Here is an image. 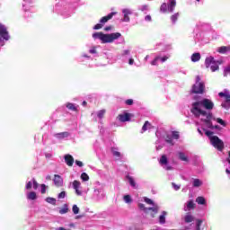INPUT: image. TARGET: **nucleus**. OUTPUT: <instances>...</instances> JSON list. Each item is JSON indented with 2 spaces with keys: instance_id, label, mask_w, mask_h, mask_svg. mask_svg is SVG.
<instances>
[{
  "instance_id": "f257e3e1",
  "label": "nucleus",
  "mask_w": 230,
  "mask_h": 230,
  "mask_svg": "<svg viewBox=\"0 0 230 230\" xmlns=\"http://www.w3.org/2000/svg\"><path fill=\"white\" fill-rule=\"evenodd\" d=\"M200 107H204L206 111L200 109ZM215 108V103L212 102L209 99H203L201 101H198L192 103V108L190 109V112L195 116V118H200V116H206L208 114H213L211 111Z\"/></svg>"
},
{
  "instance_id": "f03ea898",
  "label": "nucleus",
  "mask_w": 230,
  "mask_h": 230,
  "mask_svg": "<svg viewBox=\"0 0 230 230\" xmlns=\"http://www.w3.org/2000/svg\"><path fill=\"white\" fill-rule=\"evenodd\" d=\"M121 37V33L113 32L111 34H103V32H95L93 34V39L102 40V44H111L114 42V40H118Z\"/></svg>"
},
{
  "instance_id": "7ed1b4c3",
  "label": "nucleus",
  "mask_w": 230,
  "mask_h": 230,
  "mask_svg": "<svg viewBox=\"0 0 230 230\" xmlns=\"http://www.w3.org/2000/svg\"><path fill=\"white\" fill-rule=\"evenodd\" d=\"M206 89V85L204 82L200 81V76H196V83L192 85L191 93L193 94H204V91Z\"/></svg>"
},
{
  "instance_id": "20e7f679",
  "label": "nucleus",
  "mask_w": 230,
  "mask_h": 230,
  "mask_svg": "<svg viewBox=\"0 0 230 230\" xmlns=\"http://www.w3.org/2000/svg\"><path fill=\"white\" fill-rule=\"evenodd\" d=\"M210 143L219 152H222L225 148L224 141L217 136L210 137Z\"/></svg>"
},
{
  "instance_id": "39448f33",
  "label": "nucleus",
  "mask_w": 230,
  "mask_h": 230,
  "mask_svg": "<svg viewBox=\"0 0 230 230\" xmlns=\"http://www.w3.org/2000/svg\"><path fill=\"white\" fill-rule=\"evenodd\" d=\"M138 208L141 211H144V213H148V211H153V213H155L152 215L153 218H154V217H155V215H157V212L159 211V207L146 208L145 204H143V203H138Z\"/></svg>"
},
{
  "instance_id": "423d86ee",
  "label": "nucleus",
  "mask_w": 230,
  "mask_h": 230,
  "mask_svg": "<svg viewBox=\"0 0 230 230\" xmlns=\"http://www.w3.org/2000/svg\"><path fill=\"white\" fill-rule=\"evenodd\" d=\"M201 116L206 117V119H204V123L207 125L208 128H215V126H213V122H211V119H213V113H208L207 115Z\"/></svg>"
},
{
  "instance_id": "0eeeda50",
  "label": "nucleus",
  "mask_w": 230,
  "mask_h": 230,
  "mask_svg": "<svg viewBox=\"0 0 230 230\" xmlns=\"http://www.w3.org/2000/svg\"><path fill=\"white\" fill-rule=\"evenodd\" d=\"M53 181L57 188H61V186H64V179H62V176L58 174H55Z\"/></svg>"
},
{
  "instance_id": "6e6552de",
  "label": "nucleus",
  "mask_w": 230,
  "mask_h": 230,
  "mask_svg": "<svg viewBox=\"0 0 230 230\" xmlns=\"http://www.w3.org/2000/svg\"><path fill=\"white\" fill-rule=\"evenodd\" d=\"M0 37L4 38V40H8L10 39V36L8 35V31L6 30V27L4 25L0 24Z\"/></svg>"
},
{
  "instance_id": "1a4fd4ad",
  "label": "nucleus",
  "mask_w": 230,
  "mask_h": 230,
  "mask_svg": "<svg viewBox=\"0 0 230 230\" xmlns=\"http://www.w3.org/2000/svg\"><path fill=\"white\" fill-rule=\"evenodd\" d=\"M130 118H132V114L127 112L118 116V119L119 121H121V123H125V121H130Z\"/></svg>"
},
{
  "instance_id": "9d476101",
  "label": "nucleus",
  "mask_w": 230,
  "mask_h": 230,
  "mask_svg": "<svg viewBox=\"0 0 230 230\" xmlns=\"http://www.w3.org/2000/svg\"><path fill=\"white\" fill-rule=\"evenodd\" d=\"M65 163L67 166H73V164H75V158H73L71 155H65Z\"/></svg>"
},
{
  "instance_id": "9b49d317",
  "label": "nucleus",
  "mask_w": 230,
  "mask_h": 230,
  "mask_svg": "<svg viewBox=\"0 0 230 230\" xmlns=\"http://www.w3.org/2000/svg\"><path fill=\"white\" fill-rule=\"evenodd\" d=\"M80 185H81V183L79 181L75 180L73 181V188H74V190H75V193L78 196L82 195V190H79Z\"/></svg>"
},
{
  "instance_id": "f8f14e48",
  "label": "nucleus",
  "mask_w": 230,
  "mask_h": 230,
  "mask_svg": "<svg viewBox=\"0 0 230 230\" xmlns=\"http://www.w3.org/2000/svg\"><path fill=\"white\" fill-rule=\"evenodd\" d=\"M114 15H116V13H111L107 16H103L102 18H101L100 22L102 24H105V22L111 21V19H112Z\"/></svg>"
},
{
  "instance_id": "ddd939ff",
  "label": "nucleus",
  "mask_w": 230,
  "mask_h": 230,
  "mask_svg": "<svg viewBox=\"0 0 230 230\" xmlns=\"http://www.w3.org/2000/svg\"><path fill=\"white\" fill-rule=\"evenodd\" d=\"M175 6H177V1L176 0H169L167 8L171 13H173V10H175Z\"/></svg>"
},
{
  "instance_id": "4468645a",
  "label": "nucleus",
  "mask_w": 230,
  "mask_h": 230,
  "mask_svg": "<svg viewBox=\"0 0 230 230\" xmlns=\"http://www.w3.org/2000/svg\"><path fill=\"white\" fill-rule=\"evenodd\" d=\"M216 62L217 61H215V58L210 56L208 58H206V59H205V66H206V67H209V66H211Z\"/></svg>"
},
{
  "instance_id": "2eb2a0df",
  "label": "nucleus",
  "mask_w": 230,
  "mask_h": 230,
  "mask_svg": "<svg viewBox=\"0 0 230 230\" xmlns=\"http://www.w3.org/2000/svg\"><path fill=\"white\" fill-rule=\"evenodd\" d=\"M221 107H223V109H226V111H228V109H230V95H226V99L221 104Z\"/></svg>"
},
{
  "instance_id": "dca6fc26",
  "label": "nucleus",
  "mask_w": 230,
  "mask_h": 230,
  "mask_svg": "<svg viewBox=\"0 0 230 230\" xmlns=\"http://www.w3.org/2000/svg\"><path fill=\"white\" fill-rule=\"evenodd\" d=\"M166 215H168L166 211L162 212V215L159 217L160 224H166Z\"/></svg>"
},
{
  "instance_id": "f3484780",
  "label": "nucleus",
  "mask_w": 230,
  "mask_h": 230,
  "mask_svg": "<svg viewBox=\"0 0 230 230\" xmlns=\"http://www.w3.org/2000/svg\"><path fill=\"white\" fill-rule=\"evenodd\" d=\"M126 179H128L130 186H132V188H137V185L136 184V181H134V178H132V176L130 175H127Z\"/></svg>"
},
{
  "instance_id": "a211bd4d",
  "label": "nucleus",
  "mask_w": 230,
  "mask_h": 230,
  "mask_svg": "<svg viewBox=\"0 0 230 230\" xmlns=\"http://www.w3.org/2000/svg\"><path fill=\"white\" fill-rule=\"evenodd\" d=\"M160 12H162V13H168L169 10H168V4L167 3H163L161 4Z\"/></svg>"
},
{
  "instance_id": "6ab92c4d",
  "label": "nucleus",
  "mask_w": 230,
  "mask_h": 230,
  "mask_svg": "<svg viewBox=\"0 0 230 230\" xmlns=\"http://www.w3.org/2000/svg\"><path fill=\"white\" fill-rule=\"evenodd\" d=\"M186 224H190V222H193L195 220V217L191 214H187L184 217Z\"/></svg>"
},
{
  "instance_id": "aec40b11",
  "label": "nucleus",
  "mask_w": 230,
  "mask_h": 230,
  "mask_svg": "<svg viewBox=\"0 0 230 230\" xmlns=\"http://www.w3.org/2000/svg\"><path fill=\"white\" fill-rule=\"evenodd\" d=\"M27 199L29 200H36L37 199V193L35 191H31L27 194Z\"/></svg>"
},
{
  "instance_id": "412c9836",
  "label": "nucleus",
  "mask_w": 230,
  "mask_h": 230,
  "mask_svg": "<svg viewBox=\"0 0 230 230\" xmlns=\"http://www.w3.org/2000/svg\"><path fill=\"white\" fill-rule=\"evenodd\" d=\"M218 53H227V51H230V46H222L217 49Z\"/></svg>"
},
{
  "instance_id": "4be33fe9",
  "label": "nucleus",
  "mask_w": 230,
  "mask_h": 230,
  "mask_svg": "<svg viewBox=\"0 0 230 230\" xmlns=\"http://www.w3.org/2000/svg\"><path fill=\"white\" fill-rule=\"evenodd\" d=\"M200 60V53L197 52L191 55V62H199Z\"/></svg>"
},
{
  "instance_id": "5701e85b",
  "label": "nucleus",
  "mask_w": 230,
  "mask_h": 230,
  "mask_svg": "<svg viewBox=\"0 0 230 230\" xmlns=\"http://www.w3.org/2000/svg\"><path fill=\"white\" fill-rule=\"evenodd\" d=\"M197 204H199V206H204L206 204V199L202 196H199L196 199Z\"/></svg>"
},
{
  "instance_id": "b1692460",
  "label": "nucleus",
  "mask_w": 230,
  "mask_h": 230,
  "mask_svg": "<svg viewBox=\"0 0 230 230\" xmlns=\"http://www.w3.org/2000/svg\"><path fill=\"white\" fill-rule=\"evenodd\" d=\"M179 155V160L180 161H184L185 163H188V156H186V154H184L183 152H180L178 153Z\"/></svg>"
},
{
  "instance_id": "393cba45",
  "label": "nucleus",
  "mask_w": 230,
  "mask_h": 230,
  "mask_svg": "<svg viewBox=\"0 0 230 230\" xmlns=\"http://www.w3.org/2000/svg\"><path fill=\"white\" fill-rule=\"evenodd\" d=\"M66 109H68L69 111H73L74 112H78V108H76V106H75V104L68 102L66 104Z\"/></svg>"
},
{
  "instance_id": "a878e982",
  "label": "nucleus",
  "mask_w": 230,
  "mask_h": 230,
  "mask_svg": "<svg viewBox=\"0 0 230 230\" xmlns=\"http://www.w3.org/2000/svg\"><path fill=\"white\" fill-rule=\"evenodd\" d=\"M69 212V207L67 204H65L63 208L59 210L60 215H66V213Z\"/></svg>"
},
{
  "instance_id": "bb28decb",
  "label": "nucleus",
  "mask_w": 230,
  "mask_h": 230,
  "mask_svg": "<svg viewBox=\"0 0 230 230\" xmlns=\"http://www.w3.org/2000/svg\"><path fill=\"white\" fill-rule=\"evenodd\" d=\"M160 164H168V157H166V155H163L159 161Z\"/></svg>"
},
{
  "instance_id": "cd10ccee",
  "label": "nucleus",
  "mask_w": 230,
  "mask_h": 230,
  "mask_svg": "<svg viewBox=\"0 0 230 230\" xmlns=\"http://www.w3.org/2000/svg\"><path fill=\"white\" fill-rule=\"evenodd\" d=\"M150 127H152V124L148 120H146L142 127V130L144 132H146L148 128H150Z\"/></svg>"
},
{
  "instance_id": "c85d7f7f",
  "label": "nucleus",
  "mask_w": 230,
  "mask_h": 230,
  "mask_svg": "<svg viewBox=\"0 0 230 230\" xmlns=\"http://www.w3.org/2000/svg\"><path fill=\"white\" fill-rule=\"evenodd\" d=\"M46 202L52 204V206H57V199L55 198H47Z\"/></svg>"
},
{
  "instance_id": "c756f323",
  "label": "nucleus",
  "mask_w": 230,
  "mask_h": 230,
  "mask_svg": "<svg viewBox=\"0 0 230 230\" xmlns=\"http://www.w3.org/2000/svg\"><path fill=\"white\" fill-rule=\"evenodd\" d=\"M199 186H202V181L199 179H194L193 187L194 188H199Z\"/></svg>"
},
{
  "instance_id": "7c9ffc66",
  "label": "nucleus",
  "mask_w": 230,
  "mask_h": 230,
  "mask_svg": "<svg viewBox=\"0 0 230 230\" xmlns=\"http://www.w3.org/2000/svg\"><path fill=\"white\" fill-rule=\"evenodd\" d=\"M57 137L59 138H64V137H69V133L68 132H61V133H58L56 135Z\"/></svg>"
},
{
  "instance_id": "2f4dec72",
  "label": "nucleus",
  "mask_w": 230,
  "mask_h": 230,
  "mask_svg": "<svg viewBox=\"0 0 230 230\" xmlns=\"http://www.w3.org/2000/svg\"><path fill=\"white\" fill-rule=\"evenodd\" d=\"M210 69L212 73H215V71H218L219 66L218 64H217V61L210 66Z\"/></svg>"
},
{
  "instance_id": "473e14b6",
  "label": "nucleus",
  "mask_w": 230,
  "mask_h": 230,
  "mask_svg": "<svg viewBox=\"0 0 230 230\" xmlns=\"http://www.w3.org/2000/svg\"><path fill=\"white\" fill-rule=\"evenodd\" d=\"M72 211L74 215H78V213H80V208H78L76 205H73Z\"/></svg>"
},
{
  "instance_id": "72a5a7b5",
  "label": "nucleus",
  "mask_w": 230,
  "mask_h": 230,
  "mask_svg": "<svg viewBox=\"0 0 230 230\" xmlns=\"http://www.w3.org/2000/svg\"><path fill=\"white\" fill-rule=\"evenodd\" d=\"M123 199L126 204H131L132 198L130 197V195H125Z\"/></svg>"
},
{
  "instance_id": "f704fd0d",
  "label": "nucleus",
  "mask_w": 230,
  "mask_h": 230,
  "mask_svg": "<svg viewBox=\"0 0 230 230\" xmlns=\"http://www.w3.org/2000/svg\"><path fill=\"white\" fill-rule=\"evenodd\" d=\"M179 15H180L179 13H176L172 14L171 16V21L172 22H177V19H179Z\"/></svg>"
},
{
  "instance_id": "c9c22d12",
  "label": "nucleus",
  "mask_w": 230,
  "mask_h": 230,
  "mask_svg": "<svg viewBox=\"0 0 230 230\" xmlns=\"http://www.w3.org/2000/svg\"><path fill=\"white\" fill-rule=\"evenodd\" d=\"M81 179L82 181H84V182H86L87 181H89V175L86 172H83L81 174Z\"/></svg>"
},
{
  "instance_id": "e433bc0d",
  "label": "nucleus",
  "mask_w": 230,
  "mask_h": 230,
  "mask_svg": "<svg viewBox=\"0 0 230 230\" xmlns=\"http://www.w3.org/2000/svg\"><path fill=\"white\" fill-rule=\"evenodd\" d=\"M144 201L146 202V204H148L149 206H154V200H152L149 198L144 197Z\"/></svg>"
},
{
  "instance_id": "4c0bfd02",
  "label": "nucleus",
  "mask_w": 230,
  "mask_h": 230,
  "mask_svg": "<svg viewBox=\"0 0 230 230\" xmlns=\"http://www.w3.org/2000/svg\"><path fill=\"white\" fill-rule=\"evenodd\" d=\"M194 208H195V203L193 202V200H190L187 204V208L193 209Z\"/></svg>"
},
{
  "instance_id": "58836bf2",
  "label": "nucleus",
  "mask_w": 230,
  "mask_h": 230,
  "mask_svg": "<svg viewBox=\"0 0 230 230\" xmlns=\"http://www.w3.org/2000/svg\"><path fill=\"white\" fill-rule=\"evenodd\" d=\"M205 130V135L209 137V139L211 140V137H213V131L208 130V129H204Z\"/></svg>"
},
{
  "instance_id": "ea45409f",
  "label": "nucleus",
  "mask_w": 230,
  "mask_h": 230,
  "mask_svg": "<svg viewBox=\"0 0 230 230\" xmlns=\"http://www.w3.org/2000/svg\"><path fill=\"white\" fill-rule=\"evenodd\" d=\"M105 112H106L105 110L99 111L97 117L100 118V119H102V118H103V116H105Z\"/></svg>"
},
{
  "instance_id": "a19ab883",
  "label": "nucleus",
  "mask_w": 230,
  "mask_h": 230,
  "mask_svg": "<svg viewBox=\"0 0 230 230\" xmlns=\"http://www.w3.org/2000/svg\"><path fill=\"white\" fill-rule=\"evenodd\" d=\"M111 152L115 157H121V153L119 151H114V148L111 149Z\"/></svg>"
},
{
  "instance_id": "79ce46f5",
  "label": "nucleus",
  "mask_w": 230,
  "mask_h": 230,
  "mask_svg": "<svg viewBox=\"0 0 230 230\" xmlns=\"http://www.w3.org/2000/svg\"><path fill=\"white\" fill-rule=\"evenodd\" d=\"M103 28V23H97L93 26V30H102Z\"/></svg>"
},
{
  "instance_id": "37998d69",
  "label": "nucleus",
  "mask_w": 230,
  "mask_h": 230,
  "mask_svg": "<svg viewBox=\"0 0 230 230\" xmlns=\"http://www.w3.org/2000/svg\"><path fill=\"white\" fill-rule=\"evenodd\" d=\"M33 183V190H37L39 188V182H37V180L35 178L32 179Z\"/></svg>"
},
{
  "instance_id": "c03bdc74",
  "label": "nucleus",
  "mask_w": 230,
  "mask_h": 230,
  "mask_svg": "<svg viewBox=\"0 0 230 230\" xmlns=\"http://www.w3.org/2000/svg\"><path fill=\"white\" fill-rule=\"evenodd\" d=\"M173 139H179L180 136H179V131H172V134Z\"/></svg>"
},
{
  "instance_id": "a18cd8bd",
  "label": "nucleus",
  "mask_w": 230,
  "mask_h": 230,
  "mask_svg": "<svg viewBox=\"0 0 230 230\" xmlns=\"http://www.w3.org/2000/svg\"><path fill=\"white\" fill-rule=\"evenodd\" d=\"M172 188L175 190V191H179L181 190V185L175 184V182H172Z\"/></svg>"
},
{
  "instance_id": "49530a36",
  "label": "nucleus",
  "mask_w": 230,
  "mask_h": 230,
  "mask_svg": "<svg viewBox=\"0 0 230 230\" xmlns=\"http://www.w3.org/2000/svg\"><path fill=\"white\" fill-rule=\"evenodd\" d=\"M218 96H220V98H225V99H226L227 96H230V94L226 93H223V92H220V93H218Z\"/></svg>"
},
{
  "instance_id": "de8ad7c7",
  "label": "nucleus",
  "mask_w": 230,
  "mask_h": 230,
  "mask_svg": "<svg viewBox=\"0 0 230 230\" xmlns=\"http://www.w3.org/2000/svg\"><path fill=\"white\" fill-rule=\"evenodd\" d=\"M217 121L219 123V125H222L223 127H226V121L224 119L217 118Z\"/></svg>"
},
{
  "instance_id": "09e8293b",
  "label": "nucleus",
  "mask_w": 230,
  "mask_h": 230,
  "mask_svg": "<svg viewBox=\"0 0 230 230\" xmlns=\"http://www.w3.org/2000/svg\"><path fill=\"white\" fill-rule=\"evenodd\" d=\"M126 105H134V100L132 99H128L125 102Z\"/></svg>"
},
{
  "instance_id": "8fccbe9b",
  "label": "nucleus",
  "mask_w": 230,
  "mask_h": 230,
  "mask_svg": "<svg viewBox=\"0 0 230 230\" xmlns=\"http://www.w3.org/2000/svg\"><path fill=\"white\" fill-rule=\"evenodd\" d=\"M159 58H161L160 57H156L152 62H151V66H157V60H159Z\"/></svg>"
},
{
  "instance_id": "3c124183",
  "label": "nucleus",
  "mask_w": 230,
  "mask_h": 230,
  "mask_svg": "<svg viewBox=\"0 0 230 230\" xmlns=\"http://www.w3.org/2000/svg\"><path fill=\"white\" fill-rule=\"evenodd\" d=\"M58 197V199H66V191H61Z\"/></svg>"
},
{
  "instance_id": "603ef678",
  "label": "nucleus",
  "mask_w": 230,
  "mask_h": 230,
  "mask_svg": "<svg viewBox=\"0 0 230 230\" xmlns=\"http://www.w3.org/2000/svg\"><path fill=\"white\" fill-rule=\"evenodd\" d=\"M41 194L44 195L46 193V184H41Z\"/></svg>"
},
{
  "instance_id": "864d4df0",
  "label": "nucleus",
  "mask_w": 230,
  "mask_h": 230,
  "mask_svg": "<svg viewBox=\"0 0 230 230\" xmlns=\"http://www.w3.org/2000/svg\"><path fill=\"white\" fill-rule=\"evenodd\" d=\"M75 164L77 166H79L80 168H82V166H84V163H82V161H78V160H75Z\"/></svg>"
},
{
  "instance_id": "5fc2aeb1",
  "label": "nucleus",
  "mask_w": 230,
  "mask_h": 230,
  "mask_svg": "<svg viewBox=\"0 0 230 230\" xmlns=\"http://www.w3.org/2000/svg\"><path fill=\"white\" fill-rule=\"evenodd\" d=\"M122 13H124V15H130V11L128 9H124Z\"/></svg>"
},
{
  "instance_id": "6e6d98bb",
  "label": "nucleus",
  "mask_w": 230,
  "mask_h": 230,
  "mask_svg": "<svg viewBox=\"0 0 230 230\" xmlns=\"http://www.w3.org/2000/svg\"><path fill=\"white\" fill-rule=\"evenodd\" d=\"M26 190H31V181H29L27 184H26Z\"/></svg>"
},
{
  "instance_id": "4d7b16f0",
  "label": "nucleus",
  "mask_w": 230,
  "mask_h": 230,
  "mask_svg": "<svg viewBox=\"0 0 230 230\" xmlns=\"http://www.w3.org/2000/svg\"><path fill=\"white\" fill-rule=\"evenodd\" d=\"M168 56H164V57H163V58H160V60L162 61V62H166V60H168Z\"/></svg>"
},
{
  "instance_id": "13d9d810",
  "label": "nucleus",
  "mask_w": 230,
  "mask_h": 230,
  "mask_svg": "<svg viewBox=\"0 0 230 230\" xmlns=\"http://www.w3.org/2000/svg\"><path fill=\"white\" fill-rule=\"evenodd\" d=\"M89 53H91L92 55H94L96 53V48H93L89 50Z\"/></svg>"
},
{
  "instance_id": "bf43d9fd",
  "label": "nucleus",
  "mask_w": 230,
  "mask_h": 230,
  "mask_svg": "<svg viewBox=\"0 0 230 230\" xmlns=\"http://www.w3.org/2000/svg\"><path fill=\"white\" fill-rule=\"evenodd\" d=\"M128 21H130V17H128V15H124V22H128Z\"/></svg>"
},
{
  "instance_id": "052dcab7",
  "label": "nucleus",
  "mask_w": 230,
  "mask_h": 230,
  "mask_svg": "<svg viewBox=\"0 0 230 230\" xmlns=\"http://www.w3.org/2000/svg\"><path fill=\"white\" fill-rule=\"evenodd\" d=\"M112 30V26H107L104 28V31H111Z\"/></svg>"
},
{
  "instance_id": "680f3d73",
  "label": "nucleus",
  "mask_w": 230,
  "mask_h": 230,
  "mask_svg": "<svg viewBox=\"0 0 230 230\" xmlns=\"http://www.w3.org/2000/svg\"><path fill=\"white\" fill-rule=\"evenodd\" d=\"M145 20L150 22V21H152V16L146 15V16L145 17Z\"/></svg>"
},
{
  "instance_id": "e2e57ef3",
  "label": "nucleus",
  "mask_w": 230,
  "mask_h": 230,
  "mask_svg": "<svg viewBox=\"0 0 230 230\" xmlns=\"http://www.w3.org/2000/svg\"><path fill=\"white\" fill-rule=\"evenodd\" d=\"M130 53V50H124L122 55L125 56V55H129Z\"/></svg>"
},
{
  "instance_id": "0e129e2a",
  "label": "nucleus",
  "mask_w": 230,
  "mask_h": 230,
  "mask_svg": "<svg viewBox=\"0 0 230 230\" xmlns=\"http://www.w3.org/2000/svg\"><path fill=\"white\" fill-rule=\"evenodd\" d=\"M128 64H129V66H132L134 64V59L133 58H129Z\"/></svg>"
},
{
  "instance_id": "69168bd1",
  "label": "nucleus",
  "mask_w": 230,
  "mask_h": 230,
  "mask_svg": "<svg viewBox=\"0 0 230 230\" xmlns=\"http://www.w3.org/2000/svg\"><path fill=\"white\" fill-rule=\"evenodd\" d=\"M166 141L171 145H173V140L172 138L166 139Z\"/></svg>"
},
{
  "instance_id": "338daca9",
  "label": "nucleus",
  "mask_w": 230,
  "mask_h": 230,
  "mask_svg": "<svg viewBox=\"0 0 230 230\" xmlns=\"http://www.w3.org/2000/svg\"><path fill=\"white\" fill-rule=\"evenodd\" d=\"M82 105H83V107H85V105H87V102H83V103H82Z\"/></svg>"
},
{
  "instance_id": "774afa93",
  "label": "nucleus",
  "mask_w": 230,
  "mask_h": 230,
  "mask_svg": "<svg viewBox=\"0 0 230 230\" xmlns=\"http://www.w3.org/2000/svg\"><path fill=\"white\" fill-rule=\"evenodd\" d=\"M166 170H168V171L172 170V166H167Z\"/></svg>"
}]
</instances>
